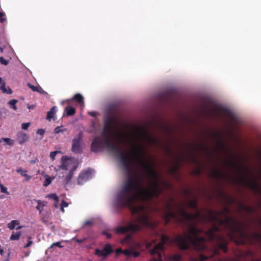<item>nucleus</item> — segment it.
I'll list each match as a JSON object with an SVG mask.
<instances>
[{
    "instance_id": "obj_34",
    "label": "nucleus",
    "mask_w": 261,
    "mask_h": 261,
    "mask_svg": "<svg viewBox=\"0 0 261 261\" xmlns=\"http://www.w3.org/2000/svg\"><path fill=\"white\" fill-rule=\"evenodd\" d=\"M31 237L29 238V240L28 241V243L24 245V248H28L31 245L33 244V242L31 240Z\"/></svg>"
},
{
    "instance_id": "obj_20",
    "label": "nucleus",
    "mask_w": 261,
    "mask_h": 261,
    "mask_svg": "<svg viewBox=\"0 0 261 261\" xmlns=\"http://www.w3.org/2000/svg\"><path fill=\"white\" fill-rule=\"evenodd\" d=\"M66 114L68 116H71L74 114L75 112V109L72 107H68L65 109Z\"/></svg>"
},
{
    "instance_id": "obj_19",
    "label": "nucleus",
    "mask_w": 261,
    "mask_h": 261,
    "mask_svg": "<svg viewBox=\"0 0 261 261\" xmlns=\"http://www.w3.org/2000/svg\"><path fill=\"white\" fill-rule=\"evenodd\" d=\"M18 102V100L16 99H12L8 102V104L10 107L14 111H16L17 108L16 104Z\"/></svg>"
},
{
    "instance_id": "obj_24",
    "label": "nucleus",
    "mask_w": 261,
    "mask_h": 261,
    "mask_svg": "<svg viewBox=\"0 0 261 261\" xmlns=\"http://www.w3.org/2000/svg\"><path fill=\"white\" fill-rule=\"evenodd\" d=\"M3 141L4 142L6 145L12 146L14 144V141L8 138H2Z\"/></svg>"
},
{
    "instance_id": "obj_12",
    "label": "nucleus",
    "mask_w": 261,
    "mask_h": 261,
    "mask_svg": "<svg viewBox=\"0 0 261 261\" xmlns=\"http://www.w3.org/2000/svg\"><path fill=\"white\" fill-rule=\"evenodd\" d=\"M210 256H206L203 255H200L199 256V260H193V261H203ZM181 256L179 255H175L169 257L168 258V260L169 261H178L180 259Z\"/></svg>"
},
{
    "instance_id": "obj_6",
    "label": "nucleus",
    "mask_w": 261,
    "mask_h": 261,
    "mask_svg": "<svg viewBox=\"0 0 261 261\" xmlns=\"http://www.w3.org/2000/svg\"><path fill=\"white\" fill-rule=\"evenodd\" d=\"M82 135L79 133L72 140L71 150L75 153H80L83 149Z\"/></svg>"
},
{
    "instance_id": "obj_43",
    "label": "nucleus",
    "mask_w": 261,
    "mask_h": 261,
    "mask_svg": "<svg viewBox=\"0 0 261 261\" xmlns=\"http://www.w3.org/2000/svg\"><path fill=\"white\" fill-rule=\"evenodd\" d=\"M54 246H56L54 245V243H53L51 245L49 248H53Z\"/></svg>"
},
{
    "instance_id": "obj_3",
    "label": "nucleus",
    "mask_w": 261,
    "mask_h": 261,
    "mask_svg": "<svg viewBox=\"0 0 261 261\" xmlns=\"http://www.w3.org/2000/svg\"><path fill=\"white\" fill-rule=\"evenodd\" d=\"M78 165V160L75 158L63 156L61 160V164L54 169L62 182L64 184H67L72 178L74 172Z\"/></svg>"
},
{
    "instance_id": "obj_17",
    "label": "nucleus",
    "mask_w": 261,
    "mask_h": 261,
    "mask_svg": "<svg viewBox=\"0 0 261 261\" xmlns=\"http://www.w3.org/2000/svg\"><path fill=\"white\" fill-rule=\"evenodd\" d=\"M72 99L76 100L81 105V107H84L83 97L81 94H76Z\"/></svg>"
},
{
    "instance_id": "obj_39",
    "label": "nucleus",
    "mask_w": 261,
    "mask_h": 261,
    "mask_svg": "<svg viewBox=\"0 0 261 261\" xmlns=\"http://www.w3.org/2000/svg\"><path fill=\"white\" fill-rule=\"evenodd\" d=\"M35 108L34 105H28V108L30 110L33 109Z\"/></svg>"
},
{
    "instance_id": "obj_35",
    "label": "nucleus",
    "mask_w": 261,
    "mask_h": 261,
    "mask_svg": "<svg viewBox=\"0 0 261 261\" xmlns=\"http://www.w3.org/2000/svg\"><path fill=\"white\" fill-rule=\"evenodd\" d=\"M45 130L44 129H39L37 131V134H39L41 136H43L44 134L45 133Z\"/></svg>"
},
{
    "instance_id": "obj_29",
    "label": "nucleus",
    "mask_w": 261,
    "mask_h": 261,
    "mask_svg": "<svg viewBox=\"0 0 261 261\" xmlns=\"http://www.w3.org/2000/svg\"><path fill=\"white\" fill-rule=\"evenodd\" d=\"M60 151H53L50 153V157L53 160H54L55 159V157L57 155V154L59 153H60Z\"/></svg>"
},
{
    "instance_id": "obj_25",
    "label": "nucleus",
    "mask_w": 261,
    "mask_h": 261,
    "mask_svg": "<svg viewBox=\"0 0 261 261\" xmlns=\"http://www.w3.org/2000/svg\"><path fill=\"white\" fill-rule=\"evenodd\" d=\"M66 130V128H63V127L62 126H59L56 127L55 128L54 133L56 134H59L60 133H64V132H65Z\"/></svg>"
},
{
    "instance_id": "obj_28",
    "label": "nucleus",
    "mask_w": 261,
    "mask_h": 261,
    "mask_svg": "<svg viewBox=\"0 0 261 261\" xmlns=\"http://www.w3.org/2000/svg\"><path fill=\"white\" fill-rule=\"evenodd\" d=\"M1 191L2 193H5L7 194H9V192H8L7 188L5 187L3 185H0Z\"/></svg>"
},
{
    "instance_id": "obj_15",
    "label": "nucleus",
    "mask_w": 261,
    "mask_h": 261,
    "mask_svg": "<svg viewBox=\"0 0 261 261\" xmlns=\"http://www.w3.org/2000/svg\"><path fill=\"white\" fill-rule=\"evenodd\" d=\"M57 111V110L56 107H53L51 108L50 110L47 112L46 117L47 119H48L49 121H50L52 118H54Z\"/></svg>"
},
{
    "instance_id": "obj_47",
    "label": "nucleus",
    "mask_w": 261,
    "mask_h": 261,
    "mask_svg": "<svg viewBox=\"0 0 261 261\" xmlns=\"http://www.w3.org/2000/svg\"><path fill=\"white\" fill-rule=\"evenodd\" d=\"M3 140H2V138H1V139H0V143L2 142H3Z\"/></svg>"
},
{
    "instance_id": "obj_16",
    "label": "nucleus",
    "mask_w": 261,
    "mask_h": 261,
    "mask_svg": "<svg viewBox=\"0 0 261 261\" xmlns=\"http://www.w3.org/2000/svg\"><path fill=\"white\" fill-rule=\"evenodd\" d=\"M16 172L21 174V175L25 178L26 180H29L31 178V176L27 173V171L22 169L21 168H18L16 170Z\"/></svg>"
},
{
    "instance_id": "obj_30",
    "label": "nucleus",
    "mask_w": 261,
    "mask_h": 261,
    "mask_svg": "<svg viewBox=\"0 0 261 261\" xmlns=\"http://www.w3.org/2000/svg\"><path fill=\"white\" fill-rule=\"evenodd\" d=\"M31 125V123L30 122L28 123H23L21 124V128L23 129L26 130L28 128V127Z\"/></svg>"
},
{
    "instance_id": "obj_45",
    "label": "nucleus",
    "mask_w": 261,
    "mask_h": 261,
    "mask_svg": "<svg viewBox=\"0 0 261 261\" xmlns=\"http://www.w3.org/2000/svg\"><path fill=\"white\" fill-rule=\"evenodd\" d=\"M0 50L1 52H3V48L1 46H0Z\"/></svg>"
},
{
    "instance_id": "obj_26",
    "label": "nucleus",
    "mask_w": 261,
    "mask_h": 261,
    "mask_svg": "<svg viewBox=\"0 0 261 261\" xmlns=\"http://www.w3.org/2000/svg\"><path fill=\"white\" fill-rule=\"evenodd\" d=\"M45 197L47 198L54 199L55 200H56L57 201V202H58L59 201L58 196L55 193H51V194H48L45 196Z\"/></svg>"
},
{
    "instance_id": "obj_8",
    "label": "nucleus",
    "mask_w": 261,
    "mask_h": 261,
    "mask_svg": "<svg viewBox=\"0 0 261 261\" xmlns=\"http://www.w3.org/2000/svg\"><path fill=\"white\" fill-rule=\"evenodd\" d=\"M116 253L117 255L120 253H123L126 256H130L131 255L134 257H137L139 256V253L135 251V249L133 247H130L129 249L122 250L121 248H118L116 250Z\"/></svg>"
},
{
    "instance_id": "obj_41",
    "label": "nucleus",
    "mask_w": 261,
    "mask_h": 261,
    "mask_svg": "<svg viewBox=\"0 0 261 261\" xmlns=\"http://www.w3.org/2000/svg\"><path fill=\"white\" fill-rule=\"evenodd\" d=\"M22 228V226H19V225H17V227L16 228V229H21Z\"/></svg>"
},
{
    "instance_id": "obj_32",
    "label": "nucleus",
    "mask_w": 261,
    "mask_h": 261,
    "mask_svg": "<svg viewBox=\"0 0 261 261\" xmlns=\"http://www.w3.org/2000/svg\"><path fill=\"white\" fill-rule=\"evenodd\" d=\"M0 63L4 65H7L8 64V61L5 60L3 57H1Z\"/></svg>"
},
{
    "instance_id": "obj_37",
    "label": "nucleus",
    "mask_w": 261,
    "mask_h": 261,
    "mask_svg": "<svg viewBox=\"0 0 261 261\" xmlns=\"http://www.w3.org/2000/svg\"><path fill=\"white\" fill-rule=\"evenodd\" d=\"M89 114L91 115L92 116L95 117L97 115V113L96 112L93 111V112H89Z\"/></svg>"
},
{
    "instance_id": "obj_22",
    "label": "nucleus",
    "mask_w": 261,
    "mask_h": 261,
    "mask_svg": "<svg viewBox=\"0 0 261 261\" xmlns=\"http://www.w3.org/2000/svg\"><path fill=\"white\" fill-rule=\"evenodd\" d=\"M36 201L38 203V205L36 206V209L39 211L40 213H41L43 210V207L45 206V204L40 200H37Z\"/></svg>"
},
{
    "instance_id": "obj_18",
    "label": "nucleus",
    "mask_w": 261,
    "mask_h": 261,
    "mask_svg": "<svg viewBox=\"0 0 261 261\" xmlns=\"http://www.w3.org/2000/svg\"><path fill=\"white\" fill-rule=\"evenodd\" d=\"M19 224V222L18 220H12L7 224V227L11 230H13Z\"/></svg>"
},
{
    "instance_id": "obj_27",
    "label": "nucleus",
    "mask_w": 261,
    "mask_h": 261,
    "mask_svg": "<svg viewBox=\"0 0 261 261\" xmlns=\"http://www.w3.org/2000/svg\"><path fill=\"white\" fill-rule=\"evenodd\" d=\"M69 204L68 202L65 201V200H62L61 203V210L62 213H64V207H67L68 206Z\"/></svg>"
},
{
    "instance_id": "obj_2",
    "label": "nucleus",
    "mask_w": 261,
    "mask_h": 261,
    "mask_svg": "<svg viewBox=\"0 0 261 261\" xmlns=\"http://www.w3.org/2000/svg\"><path fill=\"white\" fill-rule=\"evenodd\" d=\"M204 237L201 236V232L196 228L191 226L189 231L182 236L176 237L175 241L177 245L182 249H187L190 244H192L196 249L205 250L206 248V238L213 240L217 238L216 232L212 229L204 232Z\"/></svg>"
},
{
    "instance_id": "obj_42",
    "label": "nucleus",
    "mask_w": 261,
    "mask_h": 261,
    "mask_svg": "<svg viewBox=\"0 0 261 261\" xmlns=\"http://www.w3.org/2000/svg\"><path fill=\"white\" fill-rule=\"evenodd\" d=\"M151 246V244L150 243H147L146 244V247L148 248L150 247Z\"/></svg>"
},
{
    "instance_id": "obj_44",
    "label": "nucleus",
    "mask_w": 261,
    "mask_h": 261,
    "mask_svg": "<svg viewBox=\"0 0 261 261\" xmlns=\"http://www.w3.org/2000/svg\"><path fill=\"white\" fill-rule=\"evenodd\" d=\"M71 99H67L66 100L62 101V103H63L65 101L69 102Z\"/></svg>"
},
{
    "instance_id": "obj_13",
    "label": "nucleus",
    "mask_w": 261,
    "mask_h": 261,
    "mask_svg": "<svg viewBox=\"0 0 261 261\" xmlns=\"http://www.w3.org/2000/svg\"><path fill=\"white\" fill-rule=\"evenodd\" d=\"M225 113L229 123H233L238 121L237 117L230 111L227 110Z\"/></svg>"
},
{
    "instance_id": "obj_11",
    "label": "nucleus",
    "mask_w": 261,
    "mask_h": 261,
    "mask_svg": "<svg viewBox=\"0 0 261 261\" xmlns=\"http://www.w3.org/2000/svg\"><path fill=\"white\" fill-rule=\"evenodd\" d=\"M41 174L44 177V180L43 182V186L45 187L48 186L55 178V176H50L45 173L44 172H42Z\"/></svg>"
},
{
    "instance_id": "obj_38",
    "label": "nucleus",
    "mask_w": 261,
    "mask_h": 261,
    "mask_svg": "<svg viewBox=\"0 0 261 261\" xmlns=\"http://www.w3.org/2000/svg\"><path fill=\"white\" fill-rule=\"evenodd\" d=\"M103 234L107 236V238H111V235L106 232H104Z\"/></svg>"
},
{
    "instance_id": "obj_33",
    "label": "nucleus",
    "mask_w": 261,
    "mask_h": 261,
    "mask_svg": "<svg viewBox=\"0 0 261 261\" xmlns=\"http://www.w3.org/2000/svg\"><path fill=\"white\" fill-rule=\"evenodd\" d=\"M5 15L3 13L0 12V22H3L5 21Z\"/></svg>"
},
{
    "instance_id": "obj_5",
    "label": "nucleus",
    "mask_w": 261,
    "mask_h": 261,
    "mask_svg": "<svg viewBox=\"0 0 261 261\" xmlns=\"http://www.w3.org/2000/svg\"><path fill=\"white\" fill-rule=\"evenodd\" d=\"M160 240V242L154 245L153 248L151 249L150 252L152 255L156 254L158 257H153L152 261L161 260V252L164 249L163 244L170 241L169 238L167 236L162 234L158 236Z\"/></svg>"
},
{
    "instance_id": "obj_40",
    "label": "nucleus",
    "mask_w": 261,
    "mask_h": 261,
    "mask_svg": "<svg viewBox=\"0 0 261 261\" xmlns=\"http://www.w3.org/2000/svg\"><path fill=\"white\" fill-rule=\"evenodd\" d=\"M73 239L75 240L76 241V242H77V243H82L83 241V240L75 239V238H73Z\"/></svg>"
},
{
    "instance_id": "obj_10",
    "label": "nucleus",
    "mask_w": 261,
    "mask_h": 261,
    "mask_svg": "<svg viewBox=\"0 0 261 261\" xmlns=\"http://www.w3.org/2000/svg\"><path fill=\"white\" fill-rule=\"evenodd\" d=\"M29 136L22 132L17 133V140L19 144H23L29 140Z\"/></svg>"
},
{
    "instance_id": "obj_36",
    "label": "nucleus",
    "mask_w": 261,
    "mask_h": 261,
    "mask_svg": "<svg viewBox=\"0 0 261 261\" xmlns=\"http://www.w3.org/2000/svg\"><path fill=\"white\" fill-rule=\"evenodd\" d=\"M54 245L58 247L59 248L63 247V246L62 245H61V243L60 242H57L54 243Z\"/></svg>"
},
{
    "instance_id": "obj_1",
    "label": "nucleus",
    "mask_w": 261,
    "mask_h": 261,
    "mask_svg": "<svg viewBox=\"0 0 261 261\" xmlns=\"http://www.w3.org/2000/svg\"><path fill=\"white\" fill-rule=\"evenodd\" d=\"M158 141L144 129L113 128L105 125L101 137H95L91 148L94 152L106 148L115 155L126 176V179L115 196V203L129 207L134 221L126 226L115 229L117 233H127L121 243L131 242L130 233L141 225L151 226L148 206L160 192L159 177L151 163L144 156L145 144H157Z\"/></svg>"
},
{
    "instance_id": "obj_9",
    "label": "nucleus",
    "mask_w": 261,
    "mask_h": 261,
    "mask_svg": "<svg viewBox=\"0 0 261 261\" xmlns=\"http://www.w3.org/2000/svg\"><path fill=\"white\" fill-rule=\"evenodd\" d=\"M112 252V247L110 244H107L105 246L102 250L96 249L95 250V254L99 256L106 257Z\"/></svg>"
},
{
    "instance_id": "obj_7",
    "label": "nucleus",
    "mask_w": 261,
    "mask_h": 261,
    "mask_svg": "<svg viewBox=\"0 0 261 261\" xmlns=\"http://www.w3.org/2000/svg\"><path fill=\"white\" fill-rule=\"evenodd\" d=\"M94 172L93 170L88 169L82 171L79 175L77 178V183L79 185H82L90 179L92 178L94 175Z\"/></svg>"
},
{
    "instance_id": "obj_23",
    "label": "nucleus",
    "mask_w": 261,
    "mask_h": 261,
    "mask_svg": "<svg viewBox=\"0 0 261 261\" xmlns=\"http://www.w3.org/2000/svg\"><path fill=\"white\" fill-rule=\"evenodd\" d=\"M28 86L33 91H37L40 93H41L43 92V89L39 87H36V86L32 85L30 84H28Z\"/></svg>"
},
{
    "instance_id": "obj_49",
    "label": "nucleus",
    "mask_w": 261,
    "mask_h": 261,
    "mask_svg": "<svg viewBox=\"0 0 261 261\" xmlns=\"http://www.w3.org/2000/svg\"><path fill=\"white\" fill-rule=\"evenodd\" d=\"M216 253V251H214L213 254L215 253Z\"/></svg>"
},
{
    "instance_id": "obj_4",
    "label": "nucleus",
    "mask_w": 261,
    "mask_h": 261,
    "mask_svg": "<svg viewBox=\"0 0 261 261\" xmlns=\"http://www.w3.org/2000/svg\"><path fill=\"white\" fill-rule=\"evenodd\" d=\"M166 223L171 219H173L178 222L185 221H193L199 219V214H190L185 211L182 206H179L176 212H174L171 206L168 204L163 214Z\"/></svg>"
},
{
    "instance_id": "obj_14",
    "label": "nucleus",
    "mask_w": 261,
    "mask_h": 261,
    "mask_svg": "<svg viewBox=\"0 0 261 261\" xmlns=\"http://www.w3.org/2000/svg\"><path fill=\"white\" fill-rule=\"evenodd\" d=\"M0 89L3 91V92L7 94H10L12 93V91L11 89L9 88L7 89L6 88L5 82L3 81L2 77H0Z\"/></svg>"
},
{
    "instance_id": "obj_48",
    "label": "nucleus",
    "mask_w": 261,
    "mask_h": 261,
    "mask_svg": "<svg viewBox=\"0 0 261 261\" xmlns=\"http://www.w3.org/2000/svg\"><path fill=\"white\" fill-rule=\"evenodd\" d=\"M55 206H56V207H57V206H58L57 204H55Z\"/></svg>"
},
{
    "instance_id": "obj_31",
    "label": "nucleus",
    "mask_w": 261,
    "mask_h": 261,
    "mask_svg": "<svg viewBox=\"0 0 261 261\" xmlns=\"http://www.w3.org/2000/svg\"><path fill=\"white\" fill-rule=\"evenodd\" d=\"M93 220H87L84 223V225H83V227L84 226H90V225H91L92 224H93Z\"/></svg>"
},
{
    "instance_id": "obj_21",
    "label": "nucleus",
    "mask_w": 261,
    "mask_h": 261,
    "mask_svg": "<svg viewBox=\"0 0 261 261\" xmlns=\"http://www.w3.org/2000/svg\"><path fill=\"white\" fill-rule=\"evenodd\" d=\"M21 236V232L18 231L16 232H13L10 238L11 240H18L20 238Z\"/></svg>"
},
{
    "instance_id": "obj_46",
    "label": "nucleus",
    "mask_w": 261,
    "mask_h": 261,
    "mask_svg": "<svg viewBox=\"0 0 261 261\" xmlns=\"http://www.w3.org/2000/svg\"><path fill=\"white\" fill-rule=\"evenodd\" d=\"M220 247H222V248H224V246L223 244H221Z\"/></svg>"
}]
</instances>
